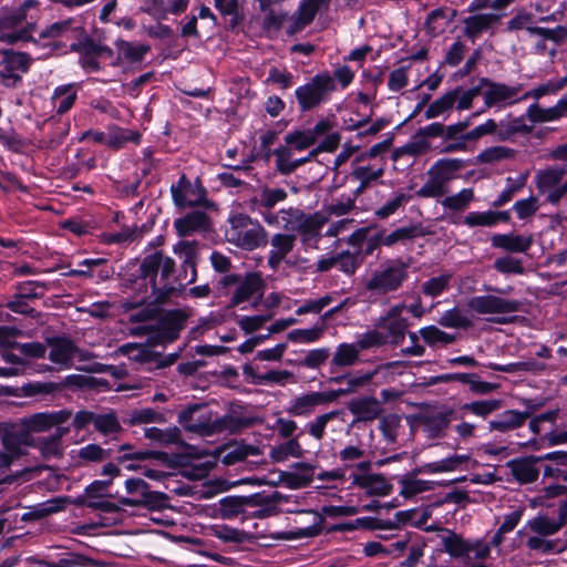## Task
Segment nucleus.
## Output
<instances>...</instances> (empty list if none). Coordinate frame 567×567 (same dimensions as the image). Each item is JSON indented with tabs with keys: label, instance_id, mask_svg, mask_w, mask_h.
Segmentation results:
<instances>
[{
	"label": "nucleus",
	"instance_id": "f257e3e1",
	"mask_svg": "<svg viewBox=\"0 0 567 567\" xmlns=\"http://www.w3.org/2000/svg\"><path fill=\"white\" fill-rule=\"evenodd\" d=\"M140 269L143 277L150 279L152 287L150 303H164L193 282L186 281L185 272L182 269L178 275H175V260L161 251L147 255L142 260Z\"/></svg>",
	"mask_w": 567,
	"mask_h": 567
},
{
	"label": "nucleus",
	"instance_id": "f03ea898",
	"mask_svg": "<svg viewBox=\"0 0 567 567\" xmlns=\"http://www.w3.org/2000/svg\"><path fill=\"white\" fill-rule=\"evenodd\" d=\"M327 221L328 218L319 212L307 214L303 209L295 206L265 214V223L269 227L282 229L286 233L299 234L305 245L311 240L318 241L320 239L321 229Z\"/></svg>",
	"mask_w": 567,
	"mask_h": 567
},
{
	"label": "nucleus",
	"instance_id": "7ed1b4c3",
	"mask_svg": "<svg viewBox=\"0 0 567 567\" xmlns=\"http://www.w3.org/2000/svg\"><path fill=\"white\" fill-rule=\"evenodd\" d=\"M202 411L203 408L197 404L190 405L181 411L178 414L179 424L187 431L199 433L202 435H213L215 433H220L224 430L237 432L241 429L251 426L255 421L250 417H234L230 415L216 419L215 421H209Z\"/></svg>",
	"mask_w": 567,
	"mask_h": 567
},
{
	"label": "nucleus",
	"instance_id": "20e7f679",
	"mask_svg": "<svg viewBox=\"0 0 567 567\" xmlns=\"http://www.w3.org/2000/svg\"><path fill=\"white\" fill-rule=\"evenodd\" d=\"M409 268L410 262L400 258L388 259L371 271L364 287L375 297L396 292L408 281Z\"/></svg>",
	"mask_w": 567,
	"mask_h": 567
},
{
	"label": "nucleus",
	"instance_id": "39448f33",
	"mask_svg": "<svg viewBox=\"0 0 567 567\" xmlns=\"http://www.w3.org/2000/svg\"><path fill=\"white\" fill-rule=\"evenodd\" d=\"M224 295H231L230 305L238 306L250 299H260L265 291V281L259 272H247L245 276L227 274L218 281Z\"/></svg>",
	"mask_w": 567,
	"mask_h": 567
},
{
	"label": "nucleus",
	"instance_id": "423d86ee",
	"mask_svg": "<svg viewBox=\"0 0 567 567\" xmlns=\"http://www.w3.org/2000/svg\"><path fill=\"white\" fill-rule=\"evenodd\" d=\"M0 467H10L14 461L25 455V446L35 445V439L20 423H0Z\"/></svg>",
	"mask_w": 567,
	"mask_h": 567
},
{
	"label": "nucleus",
	"instance_id": "0eeeda50",
	"mask_svg": "<svg viewBox=\"0 0 567 567\" xmlns=\"http://www.w3.org/2000/svg\"><path fill=\"white\" fill-rule=\"evenodd\" d=\"M226 237L229 243L245 250H254L266 243L267 234L264 227L247 215H236L229 219Z\"/></svg>",
	"mask_w": 567,
	"mask_h": 567
},
{
	"label": "nucleus",
	"instance_id": "6e6552de",
	"mask_svg": "<svg viewBox=\"0 0 567 567\" xmlns=\"http://www.w3.org/2000/svg\"><path fill=\"white\" fill-rule=\"evenodd\" d=\"M337 89L336 81L328 72L316 74L309 82L299 86L296 99L301 112L311 111L327 102Z\"/></svg>",
	"mask_w": 567,
	"mask_h": 567
},
{
	"label": "nucleus",
	"instance_id": "1a4fd4ad",
	"mask_svg": "<svg viewBox=\"0 0 567 567\" xmlns=\"http://www.w3.org/2000/svg\"><path fill=\"white\" fill-rule=\"evenodd\" d=\"M478 82L481 95L487 109H503L522 101V96H518L523 89L522 84L507 85L502 82L492 81L488 78H481Z\"/></svg>",
	"mask_w": 567,
	"mask_h": 567
},
{
	"label": "nucleus",
	"instance_id": "9d476101",
	"mask_svg": "<svg viewBox=\"0 0 567 567\" xmlns=\"http://www.w3.org/2000/svg\"><path fill=\"white\" fill-rule=\"evenodd\" d=\"M171 193L175 206L181 208L195 206L215 207L214 203L207 198V192L200 181L197 178L192 182L185 174L179 177L176 184L172 185Z\"/></svg>",
	"mask_w": 567,
	"mask_h": 567
},
{
	"label": "nucleus",
	"instance_id": "9b49d317",
	"mask_svg": "<svg viewBox=\"0 0 567 567\" xmlns=\"http://www.w3.org/2000/svg\"><path fill=\"white\" fill-rule=\"evenodd\" d=\"M23 9H2L0 12V41L6 43H16L18 41L29 40L32 24L18 31H12L25 21Z\"/></svg>",
	"mask_w": 567,
	"mask_h": 567
},
{
	"label": "nucleus",
	"instance_id": "f8f14e48",
	"mask_svg": "<svg viewBox=\"0 0 567 567\" xmlns=\"http://www.w3.org/2000/svg\"><path fill=\"white\" fill-rule=\"evenodd\" d=\"M467 307L477 315H506L518 311L522 302L494 295H483L468 299Z\"/></svg>",
	"mask_w": 567,
	"mask_h": 567
},
{
	"label": "nucleus",
	"instance_id": "ddd939ff",
	"mask_svg": "<svg viewBox=\"0 0 567 567\" xmlns=\"http://www.w3.org/2000/svg\"><path fill=\"white\" fill-rule=\"evenodd\" d=\"M340 398V392H309L292 399L286 411L292 416H308L317 406L329 404Z\"/></svg>",
	"mask_w": 567,
	"mask_h": 567
},
{
	"label": "nucleus",
	"instance_id": "4468645a",
	"mask_svg": "<svg viewBox=\"0 0 567 567\" xmlns=\"http://www.w3.org/2000/svg\"><path fill=\"white\" fill-rule=\"evenodd\" d=\"M50 347L49 360L58 365V370L70 369L73 365V358L78 353L82 359H86V353L79 350L74 342L69 338L54 337L48 339Z\"/></svg>",
	"mask_w": 567,
	"mask_h": 567
},
{
	"label": "nucleus",
	"instance_id": "2eb2a0df",
	"mask_svg": "<svg viewBox=\"0 0 567 567\" xmlns=\"http://www.w3.org/2000/svg\"><path fill=\"white\" fill-rule=\"evenodd\" d=\"M404 303L392 306L386 315L380 318L378 327L383 328L388 331V339L394 346H399L405 338V332L409 328V320L402 317V312L405 310Z\"/></svg>",
	"mask_w": 567,
	"mask_h": 567
},
{
	"label": "nucleus",
	"instance_id": "dca6fc26",
	"mask_svg": "<svg viewBox=\"0 0 567 567\" xmlns=\"http://www.w3.org/2000/svg\"><path fill=\"white\" fill-rule=\"evenodd\" d=\"M72 413L69 410L54 412H41L20 420V425L28 433L45 432L53 426L61 425L70 420Z\"/></svg>",
	"mask_w": 567,
	"mask_h": 567
},
{
	"label": "nucleus",
	"instance_id": "f3484780",
	"mask_svg": "<svg viewBox=\"0 0 567 567\" xmlns=\"http://www.w3.org/2000/svg\"><path fill=\"white\" fill-rule=\"evenodd\" d=\"M174 228L179 237L206 234L213 230V223L207 213L195 209L174 220Z\"/></svg>",
	"mask_w": 567,
	"mask_h": 567
},
{
	"label": "nucleus",
	"instance_id": "a211bd4d",
	"mask_svg": "<svg viewBox=\"0 0 567 567\" xmlns=\"http://www.w3.org/2000/svg\"><path fill=\"white\" fill-rule=\"evenodd\" d=\"M297 243V234L276 233L270 239V251L268 266L277 269L282 261H287L288 255L293 250Z\"/></svg>",
	"mask_w": 567,
	"mask_h": 567
},
{
	"label": "nucleus",
	"instance_id": "6ab92c4d",
	"mask_svg": "<svg viewBox=\"0 0 567 567\" xmlns=\"http://www.w3.org/2000/svg\"><path fill=\"white\" fill-rule=\"evenodd\" d=\"M431 542H435L441 550L449 553L453 558L468 556L472 550L471 544L447 528H437V534L434 535Z\"/></svg>",
	"mask_w": 567,
	"mask_h": 567
},
{
	"label": "nucleus",
	"instance_id": "aec40b11",
	"mask_svg": "<svg viewBox=\"0 0 567 567\" xmlns=\"http://www.w3.org/2000/svg\"><path fill=\"white\" fill-rule=\"evenodd\" d=\"M198 247L197 240H181L173 247L174 254L183 258L181 268L185 272L186 281H195L197 278Z\"/></svg>",
	"mask_w": 567,
	"mask_h": 567
},
{
	"label": "nucleus",
	"instance_id": "412c9836",
	"mask_svg": "<svg viewBox=\"0 0 567 567\" xmlns=\"http://www.w3.org/2000/svg\"><path fill=\"white\" fill-rule=\"evenodd\" d=\"M348 410L354 415V423L371 422L378 419L382 412L381 403L374 396L352 399L348 403Z\"/></svg>",
	"mask_w": 567,
	"mask_h": 567
},
{
	"label": "nucleus",
	"instance_id": "4be33fe9",
	"mask_svg": "<svg viewBox=\"0 0 567 567\" xmlns=\"http://www.w3.org/2000/svg\"><path fill=\"white\" fill-rule=\"evenodd\" d=\"M399 362H389L385 364H380L375 369L367 372H357L349 377H332L330 378V382L340 383L342 380H347L348 388L331 390V392H340V396L354 392L357 389L368 385L372 379L382 370L390 369L396 367Z\"/></svg>",
	"mask_w": 567,
	"mask_h": 567
},
{
	"label": "nucleus",
	"instance_id": "5701e85b",
	"mask_svg": "<svg viewBox=\"0 0 567 567\" xmlns=\"http://www.w3.org/2000/svg\"><path fill=\"white\" fill-rule=\"evenodd\" d=\"M352 484L364 489L370 496H385L392 491V485L381 474L351 473Z\"/></svg>",
	"mask_w": 567,
	"mask_h": 567
},
{
	"label": "nucleus",
	"instance_id": "b1692460",
	"mask_svg": "<svg viewBox=\"0 0 567 567\" xmlns=\"http://www.w3.org/2000/svg\"><path fill=\"white\" fill-rule=\"evenodd\" d=\"M528 417V412L506 410L488 422V430L505 434L523 426Z\"/></svg>",
	"mask_w": 567,
	"mask_h": 567
},
{
	"label": "nucleus",
	"instance_id": "393cba45",
	"mask_svg": "<svg viewBox=\"0 0 567 567\" xmlns=\"http://www.w3.org/2000/svg\"><path fill=\"white\" fill-rule=\"evenodd\" d=\"M567 517V507H558V517L549 518L548 516L539 515L528 520L529 529L536 535L549 537L558 533L564 526V519Z\"/></svg>",
	"mask_w": 567,
	"mask_h": 567
},
{
	"label": "nucleus",
	"instance_id": "a878e982",
	"mask_svg": "<svg viewBox=\"0 0 567 567\" xmlns=\"http://www.w3.org/2000/svg\"><path fill=\"white\" fill-rule=\"evenodd\" d=\"M69 432V427L58 426L52 435L35 440V445L32 446L40 451V454L44 460L62 457L64 450L62 439Z\"/></svg>",
	"mask_w": 567,
	"mask_h": 567
},
{
	"label": "nucleus",
	"instance_id": "bb28decb",
	"mask_svg": "<svg viewBox=\"0 0 567 567\" xmlns=\"http://www.w3.org/2000/svg\"><path fill=\"white\" fill-rule=\"evenodd\" d=\"M492 246L508 252H526L534 243L533 235L496 234L491 238Z\"/></svg>",
	"mask_w": 567,
	"mask_h": 567
},
{
	"label": "nucleus",
	"instance_id": "cd10ccee",
	"mask_svg": "<svg viewBox=\"0 0 567 567\" xmlns=\"http://www.w3.org/2000/svg\"><path fill=\"white\" fill-rule=\"evenodd\" d=\"M288 193L280 187H262L255 197V203L265 220V214L276 213L275 207L287 199Z\"/></svg>",
	"mask_w": 567,
	"mask_h": 567
},
{
	"label": "nucleus",
	"instance_id": "c85d7f7f",
	"mask_svg": "<svg viewBox=\"0 0 567 567\" xmlns=\"http://www.w3.org/2000/svg\"><path fill=\"white\" fill-rule=\"evenodd\" d=\"M115 48L117 50V58L112 63V65L117 66L123 61H127L131 63H137L144 60L146 53L151 50L148 44H134L126 40H117L115 42Z\"/></svg>",
	"mask_w": 567,
	"mask_h": 567
},
{
	"label": "nucleus",
	"instance_id": "c756f323",
	"mask_svg": "<svg viewBox=\"0 0 567 567\" xmlns=\"http://www.w3.org/2000/svg\"><path fill=\"white\" fill-rule=\"evenodd\" d=\"M359 354L355 343H341L330 361V373L336 374L340 369L353 365L359 360Z\"/></svg>",
	"mask_w": 567,
	"mask_h": 567
},
{
	"label": "nucleus",
	"instance_id": "7c9ffc66",
	"mask_svg": "<svg viewBox=\"0 0 567 567\" xmlns=\"http://www.w3.org/2000/svg\"><path fill=\"white\" fill-rule=\"evenodd\" d=\"M464 164L458 158H443L436 161L427 171L426 175H434L446 187L455 178L456 172L463 168Z\"/></svg>",
	"mask_w": 567,
	"mask_h": 567
},
{
	"label": "nucleus",
	"instance_id": "2f4dec72",
	"mask_svg": "<svg viewBox=\"0 0 567 567\" xmlns=\"http://www.w3.org/2000/svg\"><path fill=\"white\" fill-rule=\"evenodd\" d=\"M507 467L514 478L522 484L535 482L539 475L533 458L512 460L507 463Z\"/></svg>",
	"mask_w": 567,
	"mask_h": 567
},
{
	"label": "nucleus",
	"instance_id": "473e14b6",
	"mask_svg": "<svg viewBox=\"0 0 567 567\" xmlns=\"http://www.w3.org/2000/svg\"><path fill=\"white\" fill-rule=\"evenodd\" d=\"M167 501L164 493L150 491L147 487L142 497L138 498H120V504L130 507H146L152 511L162 509Z\"/></svg>",
	"mask_w": 567,
	"mask_h": 567
},
{
	"label": "nucleus",
	"instance_id": "72a5a7b5",
	"mask_svg": "<svg viewBox=\"0 0 567 567\" xmlns=\"http://www.w3.org/2000/svg\"><path fill=\"white\" fill-rule=\"evenodd\" d=\"M456 11L449 8H439L431 11L425 21L426 31L432 35L441 34L453 22Z\"/></svg>",
	"mask_w": 567,
	"mask_h": 567
},
{
	"label": "nucleus",
	"instance_id": "f704fd0d",
	"mask_svg": "<svg viewBox=\"0 0 567 567\" xmlns=\"http://www.w3.org/2000/svg\"><path fill=\"white\" fill-rule=\"evenodd\" d=\"M78 90L74 84H64L54 89L51 102L58 114L66 113L75 103Z\"/></svg>",
	"mask_w": 567,
	"mask_h": 567
},
{
	"label": "nucleus",
	"instance_id": "c9c22d12",
	"mask_svg": "<svg viewBox=\"0 0 567 567\" xmlns=\"http://www.w3.org/2000/svg\"><path fill=\"white\" fill-rule=\"evenodd\" d=\"M499 20V16L494 13L475 14L464 20V33L468 38H476L480 33L489 29Z\"/></svg>",
	"mask_w": 567,
	"mask_h": 567
},
{
	"label": "nucleus",
	"instance_id": "e433bc0d",
	"mask_svg": "<svg viewBox=\"0 0 567 567\" xmlns=\"http://www.w3.org/2000/svg\"><path fill=\"white\" fill-rule=\"evenodd\" d=\"M303 449L298 437L288 439L286 442L270 449L269 457L277 463L285 462L289 457H302Z\"/></svg>",
	"mask_w": 567,
	"mask_h": 567
},
{
	"label": "nucleus",
	"instance_id": "4c0bfd02",
	"mask_svg": "<svg viewBox=\"0 0 567 567\" xmlns=\"http://www.w3.org/2000/svg\"><path fill=\"white\" fill-rule=\"evenodd\" d=\"M423 235L424 231L422 230V226L419 224L409 227L396 228L388 235L384 231H381V241L384 246L390 247L398 243H406L413 240L414 238Z\"/></svg>",
	"mask_w": 567,
	"mask_h": 567
},
{
	"label": "nucleus",
	"instance_id": "58836bf2",
	"mask_svg": "<svg viewBox=\"0 0 567 567\" xmlns=\"http://www.w3.org/2000/svg\"><path fill=\"white\" fill-rule=\"evenodd\" d=\"M471 456L467 454L464 455H451L446 458L431 462L426 465H424V471L426 473L435 474V473H443V472H453L456 470H462L464 466L470 462Z\"/></svg>",
	"mask_w": 567,
	"mask_h": 567
},
{
	"label": "nucleus",
	"instance_id": "ea45409f",
	"mask_svg": "<svg viewBox=\"0 0 567 567\" xmlns=\"http://www.w3.org/2000/svg\"><path fill=\"white\" fill-rule=\"evenodd\" d=\"M486 367L493 371L514 373V374H520V373H525V372L536 373V372L543 371L545 369L544 363L538 362L534 359L513 362V363H508V364L488 363Z\"/></svg>",
	"mask_w": 567,
	"mask_h": 567
},
{
	"label": "nucleus",
	"instance_id": "a19ab883",
	"mask_svg": "<svg viewBox=\"0 0 567 567\" xmlns=\"http://www.w3.org/2000/svg\"><path fill=\"white\" fill-rule=\"evenodd\" d=\"M384 174V169L379 167L374 169L371 166H359L353 169L352 177L360 182L359 186L354 189V198L362 195L365 189Z\"/></svg>",
	"mask_w": 567,
	"mask_h": 567
},
{
	"label": "nucleus",
	"instance_id": "79ce46f5",
	"mask_svg": "<svg viewBox=\"0 0 567 567\" xmlns=\"http://www.w3.org/2000/svg\"><path fill=\"white\" fill-rule=\"evenodd\" d=\"M503 405L502 400L497 399H487V400H477L465 403L462 405L461 410L467 413H471L475 416L486 419L492 413L498 411Z\"/></svg>",
	"mask_w": 567,
	"mask_h": 567
},
{
	"label": "nucleus",
	"instance_id": "37998d69",
	"mask_svg": "<svg viewBox=\"0 0 567 567\" xmlns=\"http://www.w3.org/2000/svg\"><path fill=\"white\" fill-rule=\"evenodd\" d=\"M437 322L440 326L451 329H468L473 326L470 317L458 308L444 311Z\"/></svg>",
	"mask_w": 567,
	"mask_h": 567
},
{
	"label": "nucleus",
	"instance_id": "c03bdc74",
	"mask_svg": "<svg viewBox=\"0 0 567 567\" xmlns=\"http://www.w3.org/2000/svg\"><path fill=\"white\" fill-rule=\"evenodd\" d=\"M419 334L431 348L439 344L447 346L456 341V337L454 334H450L439 329L436 326L423 327L420 329Z\"/></svg>",
	"mask_w": 567,
	"mask_h": 567
},
{
	"label": "nucleus",
	"instance_id": "a18cd8bd",
	"mask_svg": "<svg viewBox=\"0 0 567 567\" xmlns=\"http://www.w3.org/2000/svg\"><path fill=\"white\" fill-rule=\"evenodd\" d=\"M474 199V190L472 188H463L458 193L445 196L440 203L441 205L452 212H463Z\"/></svg>",
	"mask_w": 567,
	"mask_h": 567
},
{
	"label": "nucleus",
	"instance_id": "49530a36",
	"mask_svg": "<svg viewBox=\"0 0 567 567\" xmlns=\"http://www.w3.org/2000/svg\"><path fill=\"white\" fill-rule=\"evenodd\" d=\"M1 64L9 71L27 72L30 68L31 59L27 53L1 50Z\"/></svg>",
	"mask_w": 567,
	"mask_h": 567
},
{
	"label": "nucleus",
	"instance_id": "de8ad7c7",
	"mask_svg": "<svg viewBox=\"0 0 567 567\" xmlns=\"http://www.w3.org/2000/svg\"><path fill=\"white\" fill-rule=\"evenodd\" d=\"M526 546L529 550L544 555L560 553L565 546L559 540L547 539L539 535L532 536L527 539Z\"/></svg>",
	"mask_w": 567,
	"mask_h": 567
},
{
	"label": "nucleus",
	"instance_id": "09e8293b",
	"mask_svg": "<svg viewBox=\"0 0 567 567\" xmlns=\"http://www.w3.org/2000/svg\"><path fill=\"white\" fill-rule=\"evenodd\" d=\"M456 92L449 91L441 97L436 99L425 111L426 120L435 118L450 112L456 102Z\"/></svg>",
	"mask_w": 567,
	"mask_h": 567
},
{
	"label": "nucleus",
	"instance_id": "8fccbe9b",
	"mask_svg": "<svg viewBox=\"0 0 567 567\" xmlns=\"http://www.w3.org/2000/svg\"><path fill=\"white\" fill-rule=\"evenodd\" d=\"M247 498L241 496H227L219 502V514L221 518L231 519L245 511Z\"/></svg>",
	"mask_w": 567,
	"mask_h": 567
},
{
	"label": "nucleus",
	"instance_id": "3c124183",
	"mask_svg": "<svg viewBox=\"0 0 567 567\" xmlns=\"http://www.w3.org/2000/svg\"><path fill=\"white\" fill-rule=\"evenodd\" d=\"M564 178V171L554 167L539 171L536 175L537 188L545 194L548 189L557 186Z\"/></svg>",
	"mask_w": 567,
	"mask_h": 567
},
{
	"label": "nucleus",
	"instance_id": "603ef678",
	"mask_svg": "<svg viewBox=\"0 0 567 567\" xmlns=\"http://www.w3.org/2000/svg\"><path fill=\"white\" fill-rule=\"evenodd\" d=\"M145 437L157 442L159 445H168L179 442L181 432L177 427L162 430L158 427H146Z\"/></svg>",
	"mask_w": 567,
	"mask_h": 567
},
{
	"label": "nucleus",
	"instance_id": "864d4df0",
	"mask_svg": "<svg viewBox=\"0 0 567 567\" xmlns=\"http://www.w3.org/2000/svg\"><path fill=\"white\" fill-rule=\"evenodd\" d=\"M452 279L451 274H442L424 281L421 286V291L431 298L439 297L449 289Z\"/></svg>",
	"mask_w": 567,
	"mask_h": 567
},
{
	"label": "nucleus",
	"instance_id": "5fc2aeb1",
	"mask_svg": "<svg viewBox=\"0 0 567 567\" xmlns=\"http://www.w3.org/2000/svg\"><path fill=\"white\" fill-rule=\"evenodd\" d=\"M529 131L530 127L525 123L523 117H515L499 123L497 136L501 141H505L517 133H528Z\"/></svg>",
	"mask_w": 567,
	"mask_h": 567
},
{
	"label": "nucleus",
	"instance_id": "6e6d98bb",
	"mask_svg": "<svg viewBox=\"0 0 567 567\" xmlns=\"http://www.w3.org/2000/svg\"><path fill=\"white\" fill-rule=\"evenodd\" d=\"M339 415L338 411H331L318 415L313 421L306 424L308 434L317 441H321L324 437L327 424Z\"/></svg>",
	"mask_w": 567,
	"mask_h": 567
},
{
	"label": "nucleus",
	"instance_id": "4d7b16f0",
	"mask_svg": "<svg viewBox=\"0 0 567 567\" xmlns=\"http://www.w3.org/2000/svg\"><path fill=\"white\" fill-rule=\"evenodd\" d=\"M567 84V76L560 79V80H550L530 91L525 92L522 95V101L528 100V99H535L538 100L545 95L554 94L565 87Z\"/></svg>",
	"mask_w": 567,
	"mask_h": 567
},
{
	"label": "nucleus",
	"instance_id": "13d9d810",
	"mask_svg": "<svg viewBox=\"0 0 567 567\" xmlns=\"http://www.w3.org/2000/svg\"><path fill=\"white\" fill-rule=\"evenodd\" d=\"M295 467L301 470V473H290L287 475L288 486L301 488L308 486L313 481V467L308 463H297Z\"/></svg>",
	"mask_w": 567,
	"mask_h": 567
},
{
	"label": "nucleus",
	"instance_id": "bf43d9fd",
	"mask_svg": "<svg viewBox=\"0 0 567 567\" xmlns=\"http://www.w3.org/2000/svg\"><path fill=\"white\" fill-rule=\"evenodd\" d=\"M447 187L434 175H427L426 182L416 190L421 198H440L447 194Z\"/></svg>",
	"mask_w": 567,
	"mask_h": 567
},
{
	"label": "nucleus",
	"instance_id": "052dcab7",
	"mask_svg": "<svg viewBox=\"0 0 567 567\" xmlns=\"http://www.w3.org/2000/svg\"><path fill=\"white\" fill-rule=\"evenodd\" d=\"M258 453L259 450L256 446L234 444L224 450L223 461L226 464H235L245 460L248 455H257Z\"/></svg>",
	"mask_w": 567,
	"mask_h": 567
},
{
	"label": "nucleus",
	"instance_id": "680f3d73",
	"mask_svg": "<svg viewBox=\"0 0 567 567\" xmlns=\"http://www.w3.org/2000/svg\"><path fill=\"white\" fill-rule=\"evenodd\" d=\"M286 146L293 151H303L315 144L312 135L307 130H298L285 136Z\"/></svg>",
	"mask_w": 567,
	"mask_h": 567
},
{
	"label": "nucleus",
	"instance_id": "e2e57ef3",
	"mask_svg": "<svg viewBox=\"0 0 567 567\" xmlns=\"http://www.w3.org/2000/svg\"><path fill=\"white\" fill-rule=\"evenodd\" d=\"M515 151L506 146H492L483 150L477 155V161L485 164H495L506 158H512Z\"/></svg>",
	"mask_w": 567,
	"mask_h": 567
},
{
	"label": "nucleus",
	"instance_id": "0e129e2a",
	"mask_svg": "<svg viewBox=\"0 0 567 567\" xmlns=\"http://www.w3.org/2000/svg\"><path fill=\"white\" fill-rule=\"evenodd\" d=\"M112 480H96L92 482L84 491V493L78 496L75 499H97L111 497L110 487Z\"/></svg>",
	"mask_w": 567,
	"mask_h": 567
},
{
	"label": "nucleus",
	"instance_id": "69168bd1",
	"mask_svg": "<svg viewBox=\"0 0 567 567\" xmlns=\"http://www.w3.org/2000/svg\"><path fill=\"white\" fill-rule=\"evenodd\" d=\"M272 153L276 156V169L281 175H290L297 169L295 161L291 159V148L279 146Z\"/></svg>",
	"mask_w": 567,
	"mask_h": 567
},
{
	"label": "nucleus",
	"instance_id": "338daca9",
	"mask_svg": "<svg viewBox=\"0 0 567 567\" xmlns=\"http://www.w3.org/2000/svg\"><path fill=\"white\" fill-rule=\"evenodd\" d=\"M111 455L110 450H104L99 444H87L78 451V457L85 463H99Z\"/></svg>",
	"mask_w": 567,
	"mask_h": 567
},
{
	"label": "nucleus",
	"instance_id": "774afa93",
	"mask_svg": "<svg viewBox=\"0 0 567 567\" xmlns=\"http://www.w3.org/2000/svg\"><path fill=\"white\" fill-rule=\"evenodd\" d=\"M93 425L96 431L104 435L117 433L122 429L114 413L95 414Z\"/></svg>",
	"mask_w": 567,
	"mask_h": 567
}]
</instances>
